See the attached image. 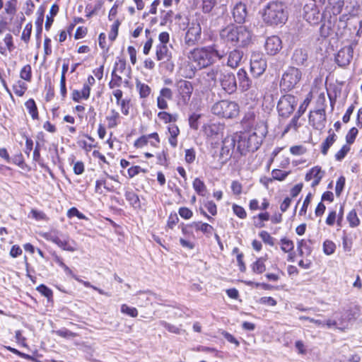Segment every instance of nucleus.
Segmentation results:
<instances>
[{
	"label": "nucleus",
	"instance_id": "9b49d317",
	"mask_svg": "<svg viewBox=\"0 0 362 362\" xmlns=\"http://www.w3.org/2000/svg\"><path fill=\"white\" fill-rule=\"evenodd\" d=\"M303 18L311 25H317L322 20V15L315 3L305 4L303 7Z\"/></svg>",
	"mask_w": 362,
	"mask_h": 362
},
{
	"label": "nucleus",
	"instance_id": "680f3d73",
	"mask_svg": "<svg viewBox=\"0 0 362 362\" xmlns=\"http://www.w3.org/2000/svg\"><path fill=\"white\" fill-rule=\"evenodd\" d=\"M67 216L69 218H71V217H74V216H76L78 217L79 219H86V216L81 213L75 207H72L71 208L69 211H68V213H67Z\"/></svg>",
	"mask_w": 362,
	"mask_h": 362
},
{
	"label": "nucleus",
	"instance_id": "13d9d810",
	"mask_svg": "<svg viewBox=\"0 0 362 362\" xmlns=\"http://www.w3.org/2000/svg\"><path fill=\"white\" fill-rule=\"evenodd\" d=\"M233 213L240 218H245L247 216V213L244 208L239 205L233 204Z\"/></svg>",
	"mask_w": 362,
	"mask_h": 362
},
{
	"label": "nucleus",
	"instance_id": "9d476101",
	"mask_svg": "<svg viewBox=\"0 0 362 362\" xmlns=\"http://www.w3.org/2000/svg\"><path fill=\"white\" fill-rule=\"evenodd\" d=\"M267 69V62L262 54L252 53L250 59V71L255 77L261 76Z\"/></svg>",
	"mask_w": 362,
	"mask_h": 362
},
{
	"label": "nucleus",
	"instance_id": "39448f33",
	"mask_svg": "<svg viewBox=\"0 0 362 362\" xmlns=\"http://www.w3.org/2000/svg\"><path fill=\"white\" fill-rule=\"evenodd\" d=\"M211 112L223 118H234L239 114V105L234 101L222 100L214 103L211 107Z\"/></svg>",
	"mask_w": 362,
	"mask_h": 362
},
{
	"label": "nucleus",
	"instance_id": "79ce46f5",
	"mask_svg": "<svg viewBox=\"0 0 362 362\" xmlns=\"http://www.w3.org/2000/svg\"><path fill=\"white\" fill-rule=\"evenodd\" d=\"M336 249L335 243L329 240H326L323 243V252L327 255L333 254Z\"/></svg>",
	"mask_w": 362,
	"mask_h": 362
},
{
	"label": "nucleus",
	"instance_id": "8fccbe9b",
	"mask_svg": "<svg viewBox=\"0 0 362 362\" xmlns=\"http://www.w3.org/2000/svg\"><path fill=\"white\" fill-rule=\"evenodd\" d=\"M37 290L49 300L53 296L52 291L44 284H41L37 287Z\"/></svg>",
	"mask_w": 362,
	"mask_h": 362
},
{
	"label": "nucleus",
	"instance_id": "72a5a7b5",
	"mask_svg": "<svg viewBox=\"0 0 362 362\" xmlns=\"http://www.w3.org/2000/svg\"><path fill=\"white\" fill-rule=\"evenodd\" d=\"M25 105L28 109V112L31 115L32 118L33 119H38V112L35 100L33 99H29L25 103Z\"/></svg>",
	"mask_w": 362,
	"mask_h": 362
},
{
	"label": "nucleus",
	"instance_id": "cd10ccee",
	"mask_svg": "<svg viewBox=\"0 0 362 362\" xmlns=\"http://www.w3.org/2000/svg\"><path fill=\"white\" fill-rule=\"evenodd\" d=\"M169 134L170 135L169 138V143L173 147H176L177 145V137L180 134V129L178 127L174 124H171L168 127Z\"/></svg>",
	"mask_w": 362,
	"mask_h": 362
},
{
	"label": "nucleus",
	"instance_id": "6ab92c4d",
	"mask_svg": "<svg viewBox=\"0 0 362 362\" xmlns=\"http://www.w3.org/2000/svg\"><path fill=\"white\" fill-rule=\"evenodd\" d=\"M156 56L158 61L166 62L171 59L172 53L167 45L159 44L156 47Z\"/></svg>",
	"mask_w": 362,
	"mask_h": 362
},
{
	"label": "nucleus",
	"instance_id": "4468645a",
	"mask_svg": "<svg viewBox=\"0 0 362 362\" xmlns=\"http://www.w3.org/2000/svg\"><path fill=\"white\" fill-rule=\"evenodd\" d=\"M353 54L354 47L352 45L345 46L337 52L335 62L338 66L345 67L350 64L353 58Z\"/></svg>",
	"mask_w": 362,
	"mask_h": 362
},
{
	"label": "nucleus",
	"instance_id": "c03bdc74",
	"mask_svg": "<svg viewBox=\"0 0 362 362\" xmlns=\"http://www.w3.org/2000/svg\"><path fill=\"white\" fill-rule=\"evenodd\" d=\"M289 172L283 171L279 169H274L272 172V179L283 181L288 175Z\"/></svg>",
	"mask_w": 362,
	"mask_h": 362
},
{
	"label": "nucleus",
	"instance_id": "473e14b6",
	"mask_svg": "<svg viewBox=\"0 0 362 362\" xmlns=\"http://www.w3.org/2000/svg\"><path fill=\"white\" fill-rule=\"evenodd\" d=\"M324 175V172L321 170V168L319 166H315L310 170V171L305 175V180L310 181L313 178L317 179V177L322 178Z\"/></svg>",
	"mask_w": 362,
	"mask_h": 362
},
{
	"label": "nucleus",
	"instance_id": "ddd939ff",
	"mask_svg": "<svg viewBox=\"0 0 362 362\" xmlns=\"http://www.w3.org/2000/svg\"><path fill=\"white\" fill-rule=\"evenodd\" d=\"M309 123L313 127L317 130H321L325 127L326 114L325 110L318 109L310 112L309 115Z\"/></svg>",
	"mask_w": 362,
	"mask_h": 362
},
{
	"label": "nucleus",
	"instance_id": "a211bd4d",
	"mask_svg": "<svg viewBox=\"0 0 362 362\" xmlns=\"http://www.w3.org/2000/svg\"><path fill=\"white\" fill-rule=\"evenodd\" d=\"M247 16V8L245 4L242 2L238 3L233 9V16L234 21L239 24L245 22Z\"/></svg>",
	"mask_w": 362,
	"mask_h": 362
},
{
	"label": "nucleus",
	"instance_id": "37998d69",
	"mask_svg": "<svg viewBox=\"0 0 362 362\" xmlns=\"http://www.w3.org/2000/svg\"><path fill=\"white\" fill-rule=\"evenodd\" d=\"M20 76L22 79L30 81L32 77L31 66L29 64L24 66L20 72Z\"/></svg>",
	"mask_w": 362,
	"mask_h": 362
},
{
	"label": "nucleus",
	"instance_id": "5701e85b",
	"mask_svg": "<svg viewBox=\"0 0 362 362\" xmlns=\"http://www.w3.org/2000/svg\"><path fill=\"white\" fill-rule=\"evenodd\" d=\"M292 64L296 66H305L308 61V54L303 49H296L293 53Z\"/></svg>",
	"mask_w": 362,
	"mask_h": 362
},
{
	"label": "nucleus",
	"instance_id": "0eeeda50",
	"mask_svg": "<svg viewBox=\"0 0 362 362\" xmlns=\"http://www.w3.org/2000/svg\"><path fill=\"white\" fill-rule=\"evenodd\" d=\"M297 103L298 100L293 95L288 94L281 96L277 104L279 115L282 117H288L293 113Z\"/></svg>",
	"mask_w": 362,
	"mask_h": 362
},
{
	"label": "nucleus",
	"instance_id": "69168bd1",
	"mask_svg": "<svg viewBox=\"0 0 362 362\" xmlns=\"http://www.w3.org/2000/svg\"><path fill=\"white\" fill-rule=\"evenodd\" d=\"M311 197H312V194L310 193H309L306 196V197H305V200L303 202V206H302V207H301V209H300V210L299 211V214L300 216L305 215L306 214L307 209L308 207V205L310 203Z\"/></svg>",
	"mask_w": 362,
	"mask_h": 362
},
{
	"label": "nucleus",
	"instance_id": "49530a36",
	"mask_svg": "<svg viewBox=\"0 0 362 362\" xmlns=\"http://www.w3.org/2000/svg\"><path fill=\"white\" fill-rule=\"evenodd\" d=\"M350 149H351V148L349 145H347V144L344 145L341 147V148L336 153V154L334 156L335 159L337 161L342 160L345 158L346 154L349 152Z\"/></svg>",
	"mask_w": 362,
	"mask_h": 362
},
{
	"label": "nucleus",
	"instance_id": "338daca9",
	"mask_svg": "<svg viewBox=\"0 0 362 362\" xmlns=\"http://www.w3.org/2000/svg\"><path fill=\"white\" fill-rule=\"evenodd\" d=\"M243 186L238 181L234 180L231 183V189L235 195H240L242 192Z\"/></svg>",
	"mask_w": 362,
	"mask_h": 362
},
{
	"label": "nucleus",
	"instance_id": "aec40b11",
	"mask_svg": "<svg viewBox=\"0 0 362 362\" xmlns=\"http://www.w3.org/2000/svg\"><path fill=\"white\" fill-rule=\"evenodd\" d=\"M243 51L234 49L228 53L227 65L233 69L237 68L243 57Z\"/></svg>",
	"mask_w": 362,
	"mask_h": 362
},
{
	"label": "nucleus",
	"instance_id": "f3484780",
	"mask_svg": "<svg viewBox=\"0 0 362 362\" xmlns=\"http://www.w3.org/2000/svg\"><path fill=\"white\" fill-rule=\"evenodd\" d=\"M281 49V40L276 35L267 37L265 42V49L270 55L276 54Z\"/></svg>",
	"mask_w": 362,
	"mask_h": 362
},
{
	"label": "nucleus",
	"instance_id": "7ed1b4c3",
	"mask_svg": "<svg viewBox=\"0 0 362 362\" xmlns=\"http://www.w3.org/2000/svg\"><path fill=\"white\" fill-rule=\"evenodd\" d=\"M262 18L264 22L269 25L284 23L287 16L284 4L279 1L269 2L263 10Z\"/></svg>",
	"mask_w": 362,
	"mask_h": 362
},
{
	"label": "nucleus",
	"instance_id": "a19ab883",
	"mask_svg": "<svg viewBox=\"0 0 362 362\" xmlns=\"http://www.w3.org/2000/svg\"><path fill=\"white\" fill-rule=\"evenodd\" d=\"M158 117L160 120H163L165 123H170L175 122L177 118V115H171L167 112H160L158 114Z\"/></svg>",
	"mask_w": 362,
	"mask_h": 362
},
{
	"label": "nucleus",
	"instance_id": "3c124183",
	"mask_svg": "<svg viewBox=\"0 0 362 362\" xmlns=\"http://www.w3.org/2000/svg\"><path fill=\"white\" fill-rule=\"evenodd\" d=\"M259 235L264 243L268 244L271 246H273L274 245V239L273 237L270 235V234L268 232L262 230L259 233Z\"/></svg>",
	"mask_w": 362,
	"mask_h": 362
},
{
	"label": "nucleus",
	"instance_id": "774afa93",
	"mask_svg": "<svg viewBox=\"0 0 362 362\" xmlns=\"http://www.w3.org/2000/svg\"><path fill=\"white\" fill-rule=\"evenodd\" d=\"M179 214L182 218L189 219L192 216L193 213L187 207H181L179 209Z\"/></svg>",
	"mask_w": 362,
	"mask_h": 362
},
{
	"label": "nucleus",
	"instance_id": "09e8293b",
	"mask_svg": "<svg viewBox=\"0 0 362 362\" xmlns=\"http://www.w3.org/2000/svg\"><path fill=\"white\" fill-rule=\"evenodd\" d=\"M122 84V77L117 75L115 71L112 72V80L109 82V87L114 88L115 87H119Z\"/></svg>",
	"mask_w": 362,
	"mask_h": 362
},
{
	"label": "nucleus",
	"instance_id": "423d86ee",
	"mask_svg": "<svg viewBox=\"0 0 362 362\" xmlns=\"http://www.w3.org/2000/svg\"><path fill=\"white\" fill-rule=\"evenodd\" d=\"M302 78V71L295 67L289 66L284 72L280 87L284 91H289L296 87Z\"/></svg>",
	"mask_w": 362,
	"mask_h": 362
},
{
	"label": "nucleus",
	"instance_id": "c85d7f7f",
	"mask_svg": "<svg viewBox=\"0 0 362 362\" xmlns=\"http://www.w3.org/2000/svg\"><path fill=\"white\" fill-rule=\"evenodd\" d=\"M266 261V257H259L258 258L251 266L252 270L254 273L260 274H262L266 270V266L264 262Z\"/></svg>",
	"mask_w": 362,
	"mask_h": 362
},
{
	"label": "nucleus",
	"instance_id": "412c9836",
	"mask_svg": "<svg viewBox=\"0 0 362 362\" xmlns=\"http://www.w3.org/2000/svg\"><path fill=\"white\" fill-rule=\"evenodd\" d=\"M239 86L243 91L249 90L252 86V81L244 69H240L237 73Z\"/></svg>",
	"mask_w": 362,
	"mask_h": 362
},
{
	"label": "nucleus",
	"instance_id": "7c9ffc66",
	"mask_svg": "<svg viewBox=\"0 0 362 362\" xmlns=\"http://www.w3.org/2000/svg\"><path fill=\"white\" fill-rule=\"evenodd\" d=\"M119 119V114L115 110H111L110 115L106 117V119L108 122V127L112 129L115 128L118 124V120Z\"/></svg>",
	"mask_w": 362,
	"mask_h": 362
},
{
	"label": "nucleus",
	"instance_id": "a18cd8bd",
	"mask_svg": "<svg viewBox=\"0 0 362 362\" xmlns=\"http://www.w3.org/2000/svg\"><path fill=\"white\" fill-rule=\"evenodd\" d=\"M281 248L284 252H289L293 250L294 244L292 240L284 238L281 239Z\"/></svg>",
	"mask_w": 362,
	"mask_h": 362
},
{
	"label": "nucleus",
	"instance_id": "f257e3e1",
	"mask_svg": "<svg viewBox=\"0 0 362 362\" xmlns=\"http://www.w3.org/2000/svg\"><path fill=\"white\" fill-rule=\"evenodd\" d=\"M226 55L224 50H219L217 45L214 44L194 48L189 52L188 58L199 69H204L214 64L216 59H222Z\"/></svg>",
	"mask_w": 362,
	"mask_h": 362
},
{
	"label": "nucleus",
	"instance_id": "4c0bfd02",
	"mask_svg": "<svg viewBox=\"0 0 362 362\" xmlns=\"http://www.w3.org/2000/svg\"><path fill=\"white\" fill-rule=\"evenodd\" d=\"M347 221L350 227L355 228L360 224V219L358 218L355 209H352L347 215Z\"/></svg>",
	"mask_w": 362,
	"mask_h": 362
},
{
	"label": "nucleus",
	"instance_id": "5fc2aeb1",
	"mask_svg": "<svg viewBox=\"0 0 362 362\" xmlns=\"http://www.w3.org/2000/svg\"><path fill=\"white\" fill-rule=\"evenodd\" d=\"M199 118H200V115L196 114V113H193L192 115H191L189 116V124L192 129H195V130L198 129V128H199L198 120Z\"/></svg>",
	"mask_w": 362,
	"mask_h": 362
},
{
	"label": "nucleus",
	"instance_id": "f03ea898",
	"mask_svg": "<svg viewBox=\"0 0 362 362\" xmlns=\"http://www.w3.org/2000/svg\"><path fill=\"white\" fill-rule=\"evenodd\" d=\"M209 80L218 83L221 88L228 94L234 93L237 90V81L235 74L226 69L224 66L216 65L206 72Z\"/></svg>",
	"mask_w": 362,
	"mask_h": 362
},
{
	"label": "nucleus",
	"instance_id": "ea45409f",
	"mask_svg": "<svg viewBox=\"0 0 362 362\" xmlns=\"http://www.w3.org/2000/svg\"><path fill=\"white\" fill-rule=\"evenodd\" d=\"M353 245V240L351 237H349L345 230L343 231L342 235V245L343 249L345 252H351Z\"/></svg>",
	"mask_w": 362,
	"mask_h": 362
},
{
	"label": "nucleus",
	"instance_id": "2eb2a0df",
	"mask_svg": "<svg viewBox=\"0 0 362 362\" xmlns=\"http://www.w3.org/2000/svg\"><path fill=\"white\" fill-rule=\"evenodd\" d=\"M219 37L224 43L235 47L236 26L232 25L223 28L219 32Z\"/></svg>",
	"mask_w": 362,
	"mask_h": 362
},
{
	"label": "nucleus",
	"instance_id": "f8f14e48",
	"mask_svg": "<svg viewBox=\"0 0 362 362\" xmlns=\"http://www.w3.org/2000/svg\"><path fill=\"white\" fill-rule=\"evenodd\" d=\"M252 32L245 26H236L235 47H246L252 42Z\"/></svg>",
	"mask_w": 362,
	"mask_h": 362
},
{
	"label": "nucleus",
	"instance_id": "393cba45",
	"mask_svg": "<svg viewBox=\"0 0 362 362\" xmlns=\"http://www.w3.org/2000/svg\"><path fill=\"white\" fill-rule=\"evenodd\" d=\"M126 199L128 201L129 204L135 209H140L141 202L139 196L132 190H127L124 194Z\"/></svg>",
	"mask_w": 362,
	"mask_h": 362
},
{
	"label": "nucleus",
	"instance_id": "dca6fc26",
	"mask_svg": "<svg viewBox=\"0 0 362 362\" xmlns=\"http://www.w3.org/2000/svg\"><path fill=\"white\" fill-rule=\"evenodd\" d=\"M177 91L185 103H188L193 92V86L191 82L186 80H180L177 83Z\"/></svg>",
	"mask_w": 362,
	"mask_h": 362
},
{
	"label": "nucleus",
	"instance_id": "bb28decb",
	"mask_svg": "<svg viewBox=\"0 0 362 362\" xmlns=\"http://www.w3.org/2000/svg\"><path fill=\"white\" fill-rule=\"evenodd\" d=\"M222 129L223 126L220 124L212 123L204 126V134L210 137L218 135Z\"/></svg>",
	"mask_w": 362,
	"mask_h": 362
},
{
	"label": "nucleus",
	"instance_id": "4d7b16f0",
	"mask_svg": "<svg viewBox=\"0 0 362 362\" xmlns=\"http://www.w3.org/2000/svg\"><path fill=\"white\" fill-rule=\"evenodd\" d=\"M32 28H33V25H32L31 23H29L25 25V27L23 31L21 39L25 42H28L30 40V37L31 35V32H32Z\"/></svg>",
	"mask_w": 362,
	"mask_h": 362
},
{
	"label": "nucleus",
	"instance_id": "f704fd0d",
	"mask_svg": "<svg viewBox=\"0 0 362 362\" xmlns=\"http://www.w3.org/2000/svg\"><path fill=\"white\" fill-rule=\"evenodd\" d=\"M354 317V314H352L351 312L342 315L340 317L336 320L338 322V328L344 329L347 327L348 321L351 320Z\"/></svg>",
	"mask_w": 362,
	"mask_h": 362
},
{
	"label": "nucleus",
	"instance_id": "2f4dec72",
	"mask_svg": "<svg viewBox=\"0 0 362 362\" xmlns=\"http://www.w3.org/2000/svg\"><path fill=\"white\" fill-rule=\"evenodd\" d=\"M192 185L194 189L199 195L203 197L206 195V187L202 180L199 178H195Z\"/></svg>",
	"mask_w": 362,
	"mask_h": 362
},
{
	"label": "nucleus",
	"instance_id": "b1692460",
	"mask_svg": "<svg viewBox=\"0 0 362 362\" xmlns=\"http://www.w3.org/2000/svg\"><path fill=\"white\" fill-rule=\"evenodd\" d=\"M192 226L194 227V229L197 231H202L207 237H210L214 230L212 226L201 221L192 223Z\"/></svg>",
	"mask_w": 362,
	"mask_h": 362
},
{
	"label": "nucleus",
	"instance_id": "bf43d9fd",
	"mask_svg": "<svg viewBox=\"0 0 362 362\" xmlns=\"http://www.w3.org/2000/svg\"><path fill=\"white\" fill-rule=\"evenodd\" d=\"M345 177H343V176H341L338 180L337 181V183H336V187H335V193L337 194V196H339L344 187V185H345Z\"/></svg>",
	"mask_w": 362,
	"mask_h": 362
},
{
	"label": "nucleus",
	"instance_id": "052dcab7",
	"mask_svg": "<svg viewBox=\"0 0 362 362\" xmlns=\"http://www.w3.org/2000/svg\"><path fill=\"white\" fill-rule=\"evenodd\" d=\"M360 360L361 358L358 354H353L349 357L342 354L341 358L338 360V362H360Z\"/></svg>",
	"mask_w": 362,
	"mask_h": 362
},
{
	"label": "nucleus",
	"instance_id": "1a4fd4ad",
	"mask_svg": "<svg viewBox=\"0 0 362 362\" xmlns=\"http://www.w3.org/2000/svg\"><path fill=\"white\" fill-rule=\"evenodd\" d=\"M202 38V27L199 23L192 22L184 37L185 45L187 47H193L200 42Z\"/></svg>",
	"mask_w": 362,
	"mask_h": 362
},
{
	"label": "nucleus",
	"instance_id": "58836bf2",
	"mask_svg": "<svg viewBox=\"0 0 362 362\" xmlns=\"http://www.w3.org/2000/svg\"><path fill=\"white\" fill-rule=\"evenodd\" d=\"M329 4L332 7V12L334 15L340 13L342 11L344 0H328Z\"/></svg>",
	"mask_w": 362,
	"mask_h": 362
},
{
	"label": "nucleus",
	"instance_id": "6e6d98bb",
	"mask_svg": "<svg viewBox=\"0 0 362 362\" xmlns=\"http://www.w3.org/2000/svg\"><path fill=\"white\" fill-rule=\"evenodd\" d=\"M119 25H120L119 21L118 20H117L112 25L111 30L109 34V39L111 41H114L116 39V37L118 35V29H119Z\"/></svg>",
	"mask_w": 362,
	"mask_h": 362
},
{
	"label": "nucleus",
	"instance_id": "4be33fe9",
	"mask_svg": "<svg viewBox=\"0 0 362 362\" xmlns=\"http://www.w3.org/2000/svg\"><path fill=\"white\" fill-rule=\"evenodd\" d=\"M52 241L64 250L74 252L77 250L76 243L74 240L70 241L69 238L55 237Z\"/></svg>",
	"mask_w": 362,
	"mask_h": 362
},
{
	"label": "nucleus",
	"instance_id": "603ef678",
	"mask_svg": "<svg viewBox=\"0 0 362 362\" xmlns=\"http://www.w3.org/2000/svg\"><path fill=\"white\" fill-rule=\"evenodd\" d=\"M358 129L356 127H352L346 136V141L347 145L353 144L358 134Z\"/></svg>",
	"mask_w": 362,
	"mask_h": 362
},
{
	"label": "nucleus",
	"instance_id": "6e6552de",
	"mask_svg": "<svg viewBox=\"0 0 362 362\" xmlns=\"http://www.w3.org/2000/svg\"><path fill=\"white\" fill-rule=\"evenodd\" d=\"M238 144L237 136L235 135H229L226 136L222 141V147L220 153V157L223 161L226 162L233 155L236 157L238 152L235 150V145Z\"/></svg>",
	"mask_w": 362,
	"mask_h": 362
},
{
	"label": "nucleus",
	"instance_id": "20e7f679",
	"mask_svg": "<svg viewBox=\"0 0 362 362\" xmlns=\"http://www.w3.org/2000/svg\"><path fill=\"white\" fill-rule=\"evenodd\" d=\"M264 135L263 132L261 133V136H259L256 132L236 134L238 140L237 152H238L237 157L246 155L247 152L257 151L262 144Z\"/></svg>",
	"mask_w": 362,
	"mask_h": 362
},
{
	"label": "nucleus",
	"instance_id": "864d4df0",
	"mask_svg": "<svg viewBox=\"0 0 362 362\" xmlns=\"http://www.w3.org/2000/svg\"><path fill=\"white\" fill-rule=\"evenodd\" d=\"M160 325L165 327L166 329H168L170 332L177 334L181 333L182 329L170 323H168L165 321H160Z\"/></svg>",
	"mask_w": 362,
	"mask_h": 362
},
{
	"label": "nucleus",
	"instance_id": "de8ad7c7",
	"mask_svg": "<svg viewBox=\"0 0 362 362\" xmlns=\"http://www.w3.org/2000/svg\"><path fill=\"white\" fill-rule=\"evenodd\" d=\"M121 312L132 317H135L138 315V311L136 308L129 307L126 304H122L121 305Z\"/></svg>",
	"mask_w": 362,
	"mask_h": 362
},
{
	"label": "nucleus",
	"instance_id": "e2e57ef3",
	"mask_svg": "<svg viewBox=\"0 0 362 362\" xmlns=\"http://www.w3.org/2000/svg\"><path fill=\"white\" fill-rule=\"evenodd\" d=\"M126 70V62L124 59H119L117 62L115 63L114 69L112 71L116 73L118 71L120 74H122Z\"/></svg>",
	"mask_w": 362,
	"mask_h": 362
},
{
	"label": "nucleus",
	"instance_id": "0e129e2a",
	"mask_svg": "<svg viewBox=\"0 0 362 362\" xmlns=\"http://www.w3.org/2000/svg\"><path fill=\"white\" fill-rule=\"evenodd\" d=\"M16 6L11 2H6L4 8V11L8 15L13 16L16 13Z\"/></svg>",
	"mask_w": 362,
	"mask_h": 362
},
{
	"label": "nucleus",
	"instance_id": "a878e982",
	"mask_svg": "<svg viewBox=\"0 0 362 362\" xmlns=\"http://www.w3.org/2000/svg\"><path fill=\"white\" fill-rule=\"evenodd\" d=\"M328 133L329 136L322 144L321 152L325 156L327 154L329 148L332 146L337 139V135L334 134L332 129L328 131Z\"/></svg>",
	"mask_w": 362,
	"mask_h": 362
},
{
	"label": "nucleus",
	"instance_id": "e433bc0d",
	"mask_svg": "<svg viewBox=\"0 0 362 362\" xmlns=\"http://www.w3.org/2000/svg\"><path fill=\"white\" fill-rule=\"evenodd\" d=\"M217 4L216 0H202V10L204 13H211Z\"/></svg>",
	"mask_w": 362,
	"mask_h": 362
},
{
	"label": "nucleus",
	"instance_id": "c9c22d12",
	"mask_svg": "<svg viewBox=\"0 0 362 362\" xmlns=\"http://www.w3.org/2000/svg\"><path fill=\"white\" fill-rule=\"evenodd\" d=\"M332 23L330 20H328L327 22H325L322 24L320 28V33L321 37L325 38L329 37L332 34Z\"/></svg>",
	"mask_w": 362,
	"mask_h": 362
},
{
	"label": "nucleus",
	"instance_id": "c756f323",
	"mask_svg": "<svg viewBox=\"0 0 362 362\" xmlns=\"http://www.w3.org/2000/svg\"><path fill=\"white\" fill-rule=\"evenodd\" d=\"M136 88L139 93V95L141 98H147L151 91V88L144 83H141L139 80L136 81Z\"/></svg>",
	"mask_w": 362,
	"mask_h": 362
}]
</instances>
